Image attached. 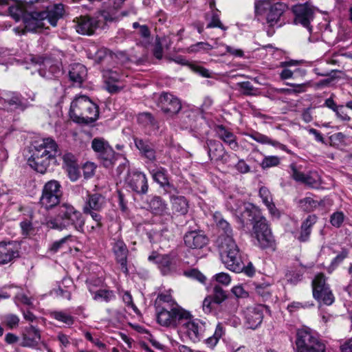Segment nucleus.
<instances>
[{
	"label": "nucleus",
	"mask_w": 352,
	"mask_h": 352,
	"mask_svg": "<svg viewBox=\"0 0 352 352\" xmlns=\"http://www.w3.org/2000/svg\"><path fill=\"white\" fill-rule=\"evenodd\" d=\"M173 210L179 214L184 215L188 212V201L183 196H177L171 198Z\"/></svg>",
	"instance_id": "79ce46f5"
},
{
	"label": "nucleus",
	"mask_w": 352,
	"mask_h": 352,
	"mask_svg": "<svg viewBox=\"0 0 352 352\" xmlns=\"http://www.w3.org/2000/svg\"><path fill=\"white\" fill-rule=\"evenodd\" d=\"M43 17L48 23L52 27H56L58 20L62 19L65 14V8L63 4L54 3L49 5L46 7L45 10L40 12Z\"/></svg>",
	"instance_id": "a211bd4d"
},
{
	"label": "nucleus",
	"mask_w": 352,
	"mask_h": 352,
	"mask_svg": "<svg viewBox=\"0 0 352 352\" xmlns=\"http://www.w3.org/2000/svg\"><path fill=\"white\" fill-rule=\"evenodd\" d=\"M224 329L221 324L219 323L215 329L214 333L212 336L208 338L206 340V344L210 348H213L218 342L219 339L224 334Z\"/></svg>",
	"instance_id": "603ef678"
},
{
	"label": "nucleus",
	"mask_w": 352,
	"mask_h": 352,
	"mask_svg": "<svg viewBox=\"0 0 352 352\" xmlns=\"http://www.w3.org/2000/svg\"><path fill=\"white\" fill-rule=\"evenodd\" d=\"M31 60L32 63L40 65L38 69V74L46 79L57 78L61 74L60 66L50 59L32 57Z\"/></svg>",
	"instance_id": "2eb2a0df"
},
{
	"label": "nucleus",
	"mask_w": 352,
	"mask_h": 352,
	"mask_svg": "<svg viewBox=\"0 0 352 352\" xmlns=\"http://www.w3.org/2000/svg\"><path fill=\"white\" fill-rule=\"evenodd\" d=\"M299 206L304 211L311 212L320 208L323 209L324 200H315L312 197H307L299 201Z\"/></svg>",
	"instance_id": "e433bc0d"
},
{
	"label": "nucleus",
	"mask_w": 352,
	"mask_h": 352,
	"mask_svg": "<svg viewBox=\"0 0 352 352\" xmlns=\"http://www.w3.org/2000/svg\"><path fill=\"white\" fill-rule=\"evenodd\" d=\"M112 250L116 262L120 265L122 272L125 274H128L127 256L129 254V250L126 245L122 240L118 239L113 243Z\"/></svg>",
	"instance_id": "6ab92c4d"
},
{
	"label": "nucleus",
	"mask_w": 352,
	"mask_h": 352,
	"mask_svg": "<svg viewBox=\"0 0 352 352\" xmlns=\"http://www.w3.org/2000/svg\"><path fill=\"white\" fill-rule=\"evenodd\" d=\"M160 104L162 110L170 115L177 113L182 109V104L179 98L168 93L163 94L160 96Z\"/></svg>",
	"instance_id": "412c9836"
},
{
	"label": "nucleus",
	"mask_w": 352,
	"mask_h": 352,
	"mask_svg": "<svg viewBox=\"0 0 352 352\" xmlns=\"http://www.w3.org/2000/svg\"><path fill=\"white\" fill-rule=\"evenodd\" d=\"M292 177L296 182L305 184L307 186L318 189L321 187L322 183L321 176L316 171H310L307 173H303L298 171L294 164H291Z\"/></svg>",
	"instance_id": "ddd939ff"
},
{
	"label": "nucleus",
	"mask_w": 352,
	"mask_h": 352,
	"mask_svg": "<svg viewBox=\"0 0 352 352\" xmlns=\"http://www.w3.org/2000/svg\"><path fill=\"white\" fill-rule=\"evenodd\" d=\"M69 116L76 123L91 124L99 116L98 107L87 96H79L71 103Z\"/></svg>",
	"instance_id": "39448f33"
},
{
	"label": "nucleus",
	"mask_w": 352,
	"mask_h": 352,
	"mask_svg": "<svg viewBox=\"0 0 352 352\" xmlns=\"http://www.w3.org/2000/svg\"><path fill=\"white\" fill-rule=\"evenodd\" d=\"M88 289L92 294L94 300L109 302L116 299V295L112 290L106 289H100L94 290L90 280L87 281Z\"/></svg>",
	"instance_id": "473e14b6"
},
{
	"label": "nucleus",
	"mask_w": 352,
	"mask_h": 352,
	"mask_svg": "<svg viewBox=\"0 0 352 352\" xmlns=\"http://www.w3.org/2000/svg\"><path fill=\"white\" fill-rule=\"evenodd\" d=\"M292 11L294 14L295 24L301 25L311 33L312 32L311 22L313 21L315 16L314 8L305 3L293 6Z\"/></svg>",
	"instance_id": "9b49d317"
},
{
	"label": "nucleus",
	"mask_w": 352,
	"mask_h": 352,
	"mask_svg": "<svg viewBox=\"0 0 352 352\" xmlns=\"http://www.w3.org/2000/svg\"><path fill=\"white\" fill-rule=\"evenodd\" d=\"M329 287V285L326 283L325 276L323 274L320 273L316 275L314 278L312 280V291L313 296H316L318 297V292H327V288Z\"/></svg>",
	"instance_id": "37998d69"
},
{
	"label": "nucleus",
	"mask_w": 352,
	"mask_h": 352,
	"mask_svg": "<svg viewBox=\"0 0 352 352\" xmlns=\"http://www.w3.org/2000/svg\"><path fill=\"white\" fill-rule=\"evenodd\" d=\"M135 147L139 150L141 155L149 162H155L157 159L156 151L152 142L148 139L133 138Z\"/></svg>",
	"instance_id": "5701e85b"
},
{
	"label": "nucleus",
	"mask_w": 352,
	"mask_h": 352,
	"mask_svg": "<svg viewBox=\"0 0 352 352\" xmlns=\"http://www.w3.org/2000/svg\"><path fill=\"white\" fill-rule=\"evenodd\" d=\"M264 311H268V308L263 305H258L249 308L245 314L246 322L251 329H256L263 321Z\"/></svg>",
	"instance_id": "4be33fe9"
},
{
	"label": "nucleus",
	"mask_w": 352,
	"mask_h": 352,
	"mask_svg": "<svg viewBox=\"0 0 352 352\" xmlns=\"http://www.w3.org/2000/svg\"><path fill=\"white\" fill-rule=\"evenodd\" d=\"M258 193L263 203L266 206L270 214L273 216H278V210L273 202L272 195L268 188L265 186H262L259 189Z\"/></svg>",
	"instance_id": "c9c22d12"
},
{
	"label": "nucleus",
	"mask_w": 352,
	"mask_h": 352,
	"mask_svg": "<svg viewBox=\"0 0 352 352\" xmlns=\"http://www.w3.org/2000/svg\"><path fill=\"white\" fill-rule=\"evenodd\" d=\"M246 135L251 138L256 142L262 144H271L276 147H279L283 151H286L285 146L280 144L277 141L271 140L268 136L261 134L257 131H253L251 133H248Z\"/></svg>",
	"instance_id": "4c0bfd02"
},
{
	"label": "nucleus",
	"mask_w": 352,
	"mask_h": 352,
	"mask_svg": "<svg viewBox=\"0 0 352 352\" xmlns=\"http://www.w3.org/2000/svg\"><path fill=\"white\" fill-rule=\"evenodd\" d=\"M287 85L293 87L292 89H287L285 90L287 94H290L304 93L307 91V89L311 85L310 81H307L300 84L287 83Z\"/></svg>",
	"instance_id": "6e6d98bb"
},
{
	"label": "nucleus",
	"mask_w": 352,
	"mask_h": 352,
	"mask_svg": "<svg viewBox=\"0 0 352 352\" xmlns=\"http://www.w3.org/2000/svg\"><path fill=\"white\" fill-rule=\"evenodd\" d=\"M51 318L63 323L66 327H70L74 324L75 318L66 311H53L50 313Z\"/></svg>",
	"instance_id": "ea45409f"
},
{
	"label": "nucleus",
	"mask_w": 352,
	"mask_h": 352,
	"mask_svg": "<svg viewBox=\"0 0 352 352\" xmlns=\"http://www.w3.org/2000/svg\"><path fill=\"white\" fill-rule=\"evenodd\" d=\"M344 215L342 212H336L331 215L330 223L336 228H340L344 221Z\"/></svg>",
	"instance_id": "338daca9"
},
{
	"label": "nucleus",
	"mask_w": 352,
	"mask_h": 352,
	"mask_svg": "<svg viewBox=\"0 0 352 352\" xmlns=\"http://www.w3.org/2000/svg\"><path fill=\"white\" fill-rule=\"evenodd\" d=\"M212 299L214 303L219 305L227 298L226 292L219 285H215L212 288Z\"/></svg>",
	"instance_id": "5fc2aeb1"
},
{
	"label": "nucleus",
	"mask_w": 352,
	"mask_h": 352,
	"mask_svg": "<svg viewBox=\"0 0 352 352\" xmlns=\"http://www.w3.org/2000/svg\"><path fill=\"white\" fill-rule=\"evenodd\" d=\"M186 247L192 250H199L204 248L208 243V238L201 231H190L184 236Z\"/></svg>",
	"instance_id": "aec40b11"
},
{
	"label": "nucleus",
	"mask_w": 352,
	"mask_h": 352,
	"mask_svg": "<svg viewBox=\"0 0 352 352\" xmlns=\"http://www.w3.org/2000/svg\"><path fill=\"white\" fill-rule=\"evenodd\" d=\"M156 315L157 321L160 325L173 328L180 327L182 322L191 316L189 311L178 305H173L170 307H163V308L156 310Z\"/></svg>",
	"instance_id": "0eeeda50"
},
{
	"label": "nucleus",
	"mask_w": 352,
	"mask_h": 352,
	"mask_svg": "<svg viewBox=\"0 0 352 352\" xmlns=\"http://www.w3.org/2000/svg\"><path fill=\"white\" fill-rule=\"evenodd\" d=\"M86 76L87 69L83 65L80 63H74L71 65L69 71V77L70 80L79 86L81 85L85 79Z\"/></svg>",
	"instance_id": "72a5a7b5"
},
{
	"label": "nucleus",
	"mask_w": 352,
	"mask_h": 352,
	"mask_svg": "<svg viewBox=\"0 0 352 352\" xmlns=\"http://www.w3.org/2000/svg\"><path fill=\"white\" fill-rule=\"evenodd\" d=\"M272 6L270 0H255L254 2V13L256 15H262L267 12L269 8Z\"/></svg>",
	"instance_id": "4d7b16f0"
},
{
	"label": "nucleus",
	"mask_w": 352,
	"mask_h": 352,
	"mask_svg": "<svg viewBox=\"0 0 352 352\" xmlns=\"http://www.w3.org/2000/svg\"><path fill=\"white\" fill-rule=\"evenodd\" d=\"M299 63L298 60H291L289 61H283L280 63V67H283V69L280 74V77L282 80L294 78V71L288 69V67L295 66Z\"/></svg>",
	"instance_id": "8fccbe9b"
},
{
	"label": "nucleus",
	"mask_w": 352,
	"mask_h": 352,
	"mask_svg": "<svg viewBox=\"0 0 352 352\" xmlns=\"http://www.w3.org/2000/svg\"><path fill=\"white\" fill-rule=\"evenodd\" d=\"M217 133L220 139L224 142L227 143L231 148L236 149L238 148V144L235 140V136L232 132H230L226 129L222 125L217 127Z\"/></svg>",
	"instance_id": "a19ab883"
},
{
	"label": "nucleus",
	"mask_w": 352,
	"mask_h": 352,
	"mask_svg": "<svg viewBox=\"0 0 352 352\" xmlns=\"http://www.w3.org/2000/svg\"><path fill=\"white\" fill-rule=\"evenodd\" d=\"M91 217L96 223L95 225L91 226L89 228H88V232L89 233L100 232V229L102 227V216L100 214H91Z\"/></svg>",
	"instance_id": "e2e57ef3"
},
{
	"label": "nucleus",
	"mask_w": 352,
	"mask_h": 352,
	"mask_svg": "<svg viewBox=\"0 0 352 352\" xmlns=\"http://www.w3.org/2000/svg\"><path fill=\"white\" fill-rule=\"evenodd\" d=\"M241 215L243 220L249 221L253 224L252 235L256 239L260 248L266 249L275 245V239L267 219L260 215L259 211L254 205L248 204L245 206Z\"/></svg>",
	"instance_id": "f03ea898"
},
{
	"label": "nucleus",
	"mask_w": 352,
	"mask_h": 352,
	"mask_svg": "<svg viewBox=\"0 0 352 352\" xmlns=\"http://www.w3.org/2000/svg\"><path fill=\"white\" fill-rule=\"evenodd\" d=\"M5 102L11 110L21 109L23 111L27 107L23 102L20 94L17 93H12L11 95L8 96L5 99Z\"/></svg>",
	"instance_id": "a18cd8bd"
},
{
	"label": "nucleus",
	"mask_w": 352,
	"mask_h": 352,
	"mask_svg": "<svg viewBox=\"0 0 352 352\" xmlns=\"http://www.w3.org/2000/svg\"><path fill=\"white\" fill-rule=\"evenodd\" d=\"M207 145L209 148L208 155L212 160L226 162V153L222 144L214 140H208Z\"/></svg>",
	"instance_id": "2f4dec72"
},
{
	"label": "nucleus",
	"mask_w": 352,
	"mask_h": 352,
	"mask_svg": "<svg viewBox=\"0 0 352 352\" xmlns=\"http://www.w3.org/2000/svg\"><path fill=\"white\" fill-rule=\"evenodd\" d=\"M61 186L56 180H50L45 183L39 199L41 207L50 210L56 206L62 197Z\"/></svg>",
	"instance_id": "6e6552de"
},
{
	"label": "nucleus",
	"mask_w": 352,
	"mask_h": 352,
	"mask_svg": "<svg viewBox=\"0 0 352 352\" xmlns=\"http://www.w3.org/2000/svg\"><path fill=\"white\" fill-rule=\"evenodd\" d=\"M179 331L192 342H198L204 337L206 322L199 319H193L192 316H189L182 322Z\"/></svg>",
	"instance_id": "1a4fd4ad"
},
{
	"label": "nucleus",
	"mask_w": 352,
	"mask_h": 352,
	"mask_svg": "<svg viewBox=\"0 0 352 352\" xmlns=\"http://www.w3.org/2000/svg\"><path fill=\"white\" fill-rule=\"evenodd\" d=\"M114 56L107 49H100L96 54V61L102 65L110 63Z\"/></svg>",
	"instance_id": "864d4df0"
},
{
	"label": "nucleus",
	"mask_w": 352,
	"mask_h": 352,
	"mask_svg": "<svg viewBox=\"0 0 352 352\" xmlns=\"http://www.w3.org/2000/svg\"><path fill=\"white\" fill-rule=\"evenodd\" d=\"M63 161V167L68 172L69 178L72 181H76L78 177V166L76 157L71 153H67L62 157Z\"/></svg>",
	"instance_id": "c756f323"
},
{
	"label": "nucleus",
	"mask_w": 352,
	"mask_h": 352,
	"mask_svg": "<svg viewBox=\"0 0 352 352\" xmlns=\"http://www.w3.org/2000/svg\"><path fill=\"white\" fill-rule=\"evenodd\" d=\"M76 20V30L78 33L81 34L91 35L98 27V21L92 17L80 16Z\"/></svg>",
	"instance_id": "bb28decb"
},
{
	"label": "nucleus",
	"mask_w": 352,
	"mask_h": 352,
	"mask_svg": "<svg viewBox=\"0 0 352 352\" xmlns=\"http://www.w3.org/2000/svg\"><path fill=\"white\" fill-rule=\"evenodd\" d=\"M41 342V333L38 329L30 325L24 330L21 345L25 347L36 349Z\"/></svg>",
	"instance_id": "a878e982"
},
{
	"label": "nucleus",
	"mask_w": 352,
	"mask_h": 352,
	"mask_svg": "<svg viewBox=\"0 0 352 352\" xmlns=\"http://www.w3.org/2000/svg\"><path fill=\"white\" fill-rule=\"evenodd\" d=\"M279 163L280 160L277 156H267L263 160L261 165V167L265 169L276 166L278 165Z\"/></svg>",
	"instance_id": "69168bd1"
},
{
	"label": "nucleus",
	"mask_w": 352,
	"mask_h": 352,
	"mask_svg": "<svg viewBox=\"0 0 352 352\" xmlns=\"http://www.w3.org/2000/svg\"><path fill=\"white\" fill-rule=\"evenodd\" d=\"M287 6L285 3L277 2L272 4L269 8L266 20L270 26H274L278 21L280 17L285 11Z\"/></svg>",
	"instance_id": "7c9ffc66"
},
{
	"label": "nucleus",
	"mask_w": 352,
	"mask_h": 352,
	"mask_svg": "<svg viewBox=\"0 0 352 352\" xmlns=\"http://www.w3.org/2000/svg\"><path fill=\"white\" fill-rule=\"evenodd\" d=\"M148 209L155 215L170 217L166 201L159 196H153L148 201Z\"/></svg>",
	"instance_id": "c85d7f7f"
},
{
	"label": "nucleus",
	"mask_w": 352,
	"mask_h": 352,
	"mask_svg": "<svg viewBox=\"0 0 352 352\" xmlns=\"http://www.w3.org/2000/svg\"><path fill=\"white\" fill-rule=\"evenodd\" d=\"M317 217L316 215H309L302 223L300 232L297 239L300 242H306L309 240L312 226L316 223Z\"/></svg>",
	"instance_id": "f704fd0d"
},
{
	"label": "nucleus",
	"mask_w": 352,
	"mask_h": 352,
	"mask_svg": "<svg viewBox=\"0 0 352 352\" xmlns=\"http://www.w3.org/2000/svg\"><path fill=\"white\" fill-rule=\"evenodd\" d=\"M295 352H326V346L318 334L308 327L298 329Z\"/></svg>",
	"instance_id": "423d86ee"
},
{
	"label": "nucleus",
	"mask_w": 352,
	"mask_h": 352,
	"mask_svg": "<svg viewBox=\"0 0 352 352\" xmlns=\"http://www.w3.org/2000/svg\"><path fill=\"white\" fill-rule=\"evenodd\" d=\"M8 12L10 16L16 21H19L21 19L23 20L27 15L25 6L21 4L19 1L9 7Z\"/></svg>",
	"instance_id": "49530a36"
},
{
	"label": "nucleus",
	"mask_w": 352,
	"mask_h": 352,
	"mask_svg": "<svg viewBox=\"0 0 352 352\" xmlns=\"http://www.w3.org/2000/svg\"><path fill=\"white\" fill-rule=\"evenodd\" d=\"M102 76L105 80L106 83L108 85L109 90L111 92H116L118 90V87L114 85H111V83L122 81L124 76L120 72L117 67L113 68H103Z\"/></svg>",
	"instance_id": "cd10ccee"
},
{
	"label": "nucleus",
	"mask_w": 352,
	"mask_h": 352,
	"mask_svg": "<svg viewBox=\"0 0 352 352\" xmlns=\"http://www.w3.org/2000/svg\"><path fill=\"white\" fill-rule=\"evenodd\" d=\"M327 292H318V297L316 296H313L314 298L320 303V304H324L326 305H331L334 302L335 298L334 296L330 289L329 287L327 288Z\"/></svg>",
	"instance_id": "3c124183"
},
{
	"label": "nucleus",
	"mask_w": 352,
	"mask_h": 352,
	"mask_svg": "<svg viewBox=\"0 0 352 352\" xmlns=\"http://www.w3.org/2000/svg\"><path fill=\"white\" fill-rule=\"evenodd\" d=\"M120 8H116L115 5L108 6L101 10L99 13L103 20L107 23L116 22L120 19L118 10Z\"/></svg>",
	"instance_id": "58836bf2"
},
{
	"label": "nucleus",
	"mask_w": 352,
	"mask_h": 352,
	"mask_svg": "<svg viewBox=\"0 0 352 352\" xmlns=\"http://www.w3.org/2000/svg\"><path fill=\"white\" fill-rule=\"evenodd\" d=\"M40 12H34L26 15L23 19L24 29L21 30L23 34L25 32H36L45 28V21L41 17Z\"/></svg>",
	"instance_id": "393cba45"
},
{
	"label": "nucleus",
	"mask_w": 352,
	"mask_h": 352,
	"mask_svg": "<svg viewBox=\"0 0 352 352\" xmlns=\"http://www.w3.org/2000/svg\"><path fill=\"white\" fill-rule=\"evenodd\" d=\"M154 182L157 183L166 193H177V188L169 182V177L166 168L157 166L155 168L149 170Z\"/></svg>",
	"instance_id": "dca6fc26"
},
{
	"label": "nucleus",
	"mask_w": 352,
	"mask_h": 352,
	"mask_svg": "<svg viewBox=\"0 0 352 352\" xmlns=\"http://www.w3.org/2000/svg\"><path fill=\"white\" fill-rule=\"evenodd\" d=\"M107 200L105 197L100 193H94L89 195L84 206L82 212L85 214H100V212L105 208Z\"/></svg>",
	"instance_id": "f3484780"
},
{
	"label": "nucleus",
	"mask_w": 352,
	"mask_h": 352,
	"mask_svg": "<svg viewBox=\"0 0 352 352\" xmlns=\"http://www.w3.org/2000/svg\"><path fill=\"white\" fill-rule=\"evenodd\" d=\"M212 46L206 42H198L194 45H192L189 47L190 52H208L212 50Z\"/></svg>",
	"instance_id": "bf43d9fd"
},
{
	"label": "nucleus",
	"mask_w": 352,
	"mask_h": 352,
	"mask_svg": "<svg viewBox=\"0 0 352 352\" xmlns=\"http://www.w3.org/2000/svg\"><path fill=\"white\" fill-rule=\"evenodd\" d=\"M126 183L129 188L138 194L144 195L148 192V180L143 172L137 170L129 172Z\"/></svg>",
	"instance_id": "4468645a"
},
{
	"label": "nucleus",
	"mask_w": 352,
	"mask_h": 352,
	"mask_svg": "<svg viewBox=\"0 0 352 352\" xmlns=\"http://www.w3.org/2000/svg\"><path fill=\"white\" fill-rule=\"evenodd\" d=\"M85 223L82 213L68 203L59 205L56 217L46 221L49 228L63 230L73 228L79 232H84Z\"/></svg>",
	"instance_id": "7ed1b4c3"
},
{
	"label": "nucleus",
	"mask_w": 352,
	"mask_h": 352,
	"mask_svg": "<svg viewBox=\"0 0 352 352\" xmlns=\"http://www.w3.org/2000/svg\"><path fill=\"white\" fill-rule=\"evenodd\" d=\"M148 261L153 262L163 275H169L176 272L177 268V259L171 254H161L153 252L148 256Z\"/></svg>",
	"instance_id": "f8f14e48"
},
{
	"label": "nucleus",
	"mask_w": 352,
	"mask_h": 352,
	"mask_svg": "<svg viewBox=\"0 0 352 352\" xmlns=\"http://www.w3.org/2000/svg\"><path fill=\"white\" fill-rule=\"evenodd\" d=\"M19 226L21 228V234L24 237H30L34 236L36 232V229L32 223L31 218L22 220L19 223Z\"/></svg>",
	"instance_id": "09e8293b"
},
{
	"label": "nucleus",
	"mask_w": 352,
	"mask_h": 352,
	"mask_svg": "<svg viewBox=\"0 0 352 352\" xmlns=\"http://www.w3.org/2000/svg\"><path fill=\"white\" fill-rule=\"evenodd\" d=\"M56 340L59 342L61 352H65V349L71 344L69 336L63 332H58L57 333Z\"/></svg>",
	"instance_id": "052dcab7"
},
{
	"label": "nucleus",
	"mask_w": 352,
	"mask_h": 352,
	"mask_svg": "<svg viewBox=\"0 0 352 352\" xmlns=\"http://www.w3.org/2000/svg\"><path fill=\"white\" fill-rule=\"evenodd\" d=\"M72 237V235H67L60 240L54 241L49 248V251L53 254L56 253L63 245L66 243Z\"/></svg>",
	"instance_id": "0e129e2a"
},
{
	"label": "nucleus",
	"mask_w": 352,
	"mask_h": 352,
	"mask_svg": "<svg viewBox=\"0 0 352 352\" xmlns=\"http://www.w3.org/2000/svg\"><path fill=\"white\" fill-rule=\"evenodd\" d=\"M177 305L173 299L171 295L168 292L160 293L157 295L155 301V309H160L163 307H172Z\"/></svg>",
	"instance_id": "de8ad7c7"
},
{
	"label": "nucleus",
	"mask_w": 352,
	"mask_h": 352,
	"mask_svg": "<svg viewBox=\"0 0 352 352\" xmlns=\"http://www.w3.org/2000/svg\"><path fill=\"white\" fill-rule=\"evenodd\" d=\"M91 148L104 166L109 168L113 164L115 152L106 140L102 138H94L91 142Z\"/></svg>",
	"instance_id": "9d476101"
},
{
	"label": "nucleus",
	"mask_w": 352,
	"mask_h": 352,
	"mask_svg": "<svg viewBox=\"0 0 352 352\" xmlns=\"http://www.w3.org/2000/svg\"><path fill=\"white\" fill-rule=\"evenodd\" d=\"M346 136L341 132L336 133L329 138L331 144L336 146L343 145L344 144Z\"/></svg>",
	"instance_id": "774afa93"
},
{
	"label": "nucleus",
	"mask_w": 352,
	"mask_h": 352,
	"mask_svg": "<svg viewBox=\"0 0 352 352\" xmlns=\"http://www.w3.org/2000/svg\"><path fill=\"white\" fill-rule=\"evenodd\" d=\"M217 225L219 235L215 244L219 252L221 261L224 265H228L230 269L239 270L242 267L240 249L234 239L232 228L224 219H219Z\"/></svg>",
	"instance_id": "f257e3e1"
},
{
	"label": "nucleus",
	"mask_w": 352,
	"mask_h": 352,
	"mask_svg": "<svg viewBox=\"0 0 352 352\" xmlns=\"http://www.w3.org/2000/svg\"><path fill=\"white\" fill-rule=\"evenodd\" d=\"M58 146L52 138L43 139L42 143L34 147L28 158V164L40 173H45L51 164H56Z\"/></svg>",
	"instance_id": "20e7f679"
},
{
	"label": "nucleus",
	"mask_w": 352,
	"mask_h": 352,
	"mask_svg": "<svg viewBox=\"0 0 352 352\" xmlns=\"http://www.w3.org/2000/svg\"><path fill=\"white\" fill-rule=\"evenodd\" d=\"M210 8L211 10V20L207 25V28H219L223 30H226L227 28L225 27L219 19V11L215 8V2L214 1H210Z\"/></svg>",
	"instance_id": "c03bdc74"
},
{
	"label": "nucleus",
	"mask_w": 352,
	"mask_h": 352,
	"mask_svg": "<svg viewBox=\"0 0 352 352\" xmlns=\"http://www.w3.org/2000/svg\"><path fill=\"white\" fill-rule=\"evenodd\" d=\"M19 256L17 245L14 242H0V265H5Z\"/></svg>",
	"instance_id": "b1692460"
},
{
	"label": "nucleus",
	"mask_w": 352,
	"mask_h": 352,
	"mask_svg": "<svg viewBox=\"0 0 352 352\" xmlns=\"http://www.w3.org/2000/svg\"><path fill=\"white\" fill-rule=\"evenodd\" d=\"M240 260H241V263L242 264L241 265L242 267H241V269L239 270L236 271L234 269H230L228 265H225V266L227 269H228L229 270L232 271L234 272L240 273V272H243L248 276H253L255 272V270H254V267H253V265L252 264V263H249L247 265V266L245 265V263H243V259H242V256H241V252H240Z\"/></svg>",
	"instance_id": "13d9d810"
},
{
	"label": "nucleus",
	"mask_w": 352,
	"mask_h": 352,
	"mask_svg": "<svg viewBox=\"0 0 352 352\" xmlns=\"http://www.w3.org/2000/svg\"><path fill=\"white\" fill-rule=\"evenodd\" d=\"M314 306L313 302H292L287 305V310L290 312H295L300 309H307Z\"/></svg>",
	"instance_id": "680f3d73"
}]
</instances>
